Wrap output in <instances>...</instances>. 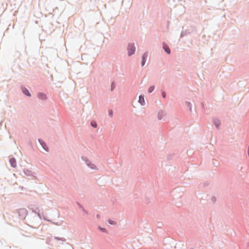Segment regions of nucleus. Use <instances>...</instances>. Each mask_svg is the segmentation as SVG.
Returning <instances> with one entry per match:
<instances>
[{
  "mask_svg": "<svg viewBox=\"0 0 249 249\" xmlns=\"http://www.w3.org/2000/svg\"><path fill=\"white\" fill-rule=\"evenodd\" d=\"M184 32H185V36H186L188 34H190V32L189 31H188V30H185V31H184Z\"/></svg>",
  "mask_w": 249,
  "mask_h": 249,
  "instance_id": "30",
  "label": "nucleus"
},
{
  "mask_svg": "<svg viewBox=\"0 0 249 249\" xmlns=\"http://www.w3.org/2000/svg\"><path fill=\"white\" fill-rule=\"evenodd\" d=\"M9 161L11 167L13 168L17 167V161L14 157H10Z\"/></svg>",
  "mask_w": 249,
  "mask_h": 249,
  "instance_id": "11",
  "label": "nucleus"
},
{
  "mask_svg": "<svg viewBox=\"0 0 249 249\" xmlns=\"http://www.w3.org/2000/svg\"><path fill=\"white\" fill-rule=\"evenodd\" d=\"M3 100H4V102H5L6 101V100H5L4 99H3Z\"/></svg>",
  "mask_w": 249,
  "mask_h": 249,
  "instance_id": "39",
  "label": "nucleus"
},
{
  "mask_svg": "<svg viewBox=\"0 0 249 249\" xmlns=\"http://www.w3.org/2000/svg\"><path fill=\"white\" fill-rule=\"evenodd\" d=\"M211 200L213 203H215L216 201V197L214 196H212L211 198Z\"/></svg>",
  "mask_w": 249,
  "mask_h": 249,
  "instance_id": "27",
  "label": "nucleus"
},
{
  "mask_svg": "<svg viewBox=\"0 0 249 249\" xmlns=\"http://www.w3.org/2000/svg\"><path fill=\"white\" fill-rule=\"evenodd\" d=\"M54 239L57 241H65L66 239H65L63 237H56L55 236L54 237Z\"/></svg>",
  "mask_w": 249,
  "mask_h": 249,
  "instance_id": "22",
  "label": "nucleus"
},
{
  "mask_svg": "<svg viewBox=\"0 0 249 249\" xmlns=\"http://www.w3.org/2000/svg\"><path fill=\"white\" fill-rule=\"evenodd\" d=\"M32 211L33 213L37 214V216L40 220L42 219V215L43 214V211L42 212H40L38 207H36L35 209L33 208Z\"/></svg>",
  "mask_w": 249,
  "mask_h": 249,
  "instance_id": "7",
  "label": "nucleus"
},
{
  "mask_svg": "<svg viewBox=\"0 0 249 249\" xmlns=\"http://www.w3.org/2000/svg\"><path fill=\"white\" fill-rule=\"evenodd\" d=\"M185 35V32H184V30H183L181 34H180V38H182L183 36H184Z\"/></svg>",
  "mask_w": 249,
  "mask_h": 249,
  "instance_id": "29",
  "label": "nucleus"
},
{
  "mask_svg": "<svg viewBox=\"0 0 249 249\" xmlns=\"http://www.w3.org/2000/svg\"><path fill=\"white\" fill-rule=\"evenodd\" d=\"M37 97L42 101H46L48 99L47 95L42 92H38L37 93Z\"/></svg>",
  "mask_w": 249,
  "mask_h": 249,
  "instance_id": "8",
  "label": "nucleus"
},
{
  "mask_svg": "<svg viewBox=\"0 0 249 249\" xmlns=\"http://www.w3.org/2000/svg\"><path fill=\"white\" fill-rule=\"evenodd\" d=\"M23 172L24 175L27 176L33 177L34 176L33 172L29 169H24L23 170Z\"/></svg>",
  "mask_w": 249,
  "mask_h": 249,
  "instance_id": "13",
  "label": "nucleus"
},
{
  "mask_svg": "<svg viewBox=\"0 0 249 249\" xmlns=\"http://www.w3.org/2000/svg\"><path fill=\"white\" fill-rule=\"evenodd\" d=\"M158 224L159 225V227H160L162 225V224L161 222H158Z\"/></svg>",
  "mask_w": 249,
  "mask_h": 249,
  "instance_id": "33",
  "label": "nucleus"
},
{
  "mask_svg": "<svg viewBox=\"0 0 249 249\" xmlns=\"http://www.w3.org/2000/svg\"><path fill=\"white\" fill-rule=\"evenodd\" d=\"M20 89L21 90L22 93L25 96L28 97H30L32 96L31 93L28 89L24 85H20Z\"/></svg>",
  "mask_w": 249,
  "mask_h": 249,
  "instance_id": "4",
  "label": "nucleus"
},
{
  "mask_svg": "<svg viewBox=\"0 0 249 249\" xmlns=\"http://www.w3.org/2000/svg\"><path fill=\"white\" fill-rule=\"evenodd\" d=\"M81 159L85 161L87 166L91 169H96V166L93 164L87 157L82 156Z\"/></svg>",
  "mask_w": 249,
  "mask_h": 249,
  "instance_id": "2",
  "label": "nucleus"
},
{
  "mask_svg": "<svg viewBox=\"0 0 249 249\" xmlns=\"http://www.w3.org/2000/svg\"><path fill=\"white\" fill-rule=\"evenodd\" d=\"M213 123L217 129H219L221 125V122L217 118H213Z\"/></svg>",
  "mask_w": 249,
  "mask_h": 249,
  "instance_id": "9",
  "label": "nucleus"
},
{
  "mask_svg": "<svg viewBox=\"0 0 249 249\" xmlns=\"http://www.w3.org/2000/svg\"><path fill=\"white\" fill-rule=\"evenodd\" d=\"M165 115V112L162 110H160L159 111L158 114V119L160 120H161L163 118L164 116Z\"/></svg>",
  "mask_w": 249,
  "mask_h": 249,
  "instance_id": "14",
  "label": "nucleus"
},
{
  "mask_svg": "<svg viewBox=\"0 0 249 249\" xmlns=\"http://www.w3.org/2000/svg\"><path fill=\"white\" fill-rule=\"evenodd\" d=\"M138 102L141 106H144L145 105L144 95L141 94L139 96Z\"/></svg>",
  "mask_w": 249,
  "mask_h": 249,
  "instance_id": "12",
  "label": "nucleus"
},
{
  "mask_svg": "<svg viewBox=\"0 0 249 249\" xmlns=\"http://www.w3.org/2000/svg\"><path fill=\"white\" fill-rule=\"evenodd\" d=\"M96 217H97V218H100V214H96Z\"/></svg>",
  "mask_w": 249,
  "mask_h": 249,
  "instance_id": "34",
  "label": "nucleus"
},
{
  "mask_svg": "<svg viewBox=\"0 0 249 249\" xmlns=\"http://www.w3.org/2000/svg\"><path fill=\"white\" fill-rule=\"evenodd\" d=\"M76 204L77 206H78L79 208L80 209L86 214H89V213L88 211H87L83 205H82L79 202H77Z\"/></svg>",
  "mask_w": 249,
  "mask_h": 249,
  "instance_id": "15",
  "label": "nucleus"
},
{
  "mask_svg": "<svg viewBox=\"0 0 249 249\" xmlns=\"http://www.w3.org/2000/svg\"><path fill=\"white\" fill-rule=\"evenodd\" d=\"M148 55V51H145L142 55V60H141V63L142 67H143L144 66V65L146 62Z\"/></svg>",
  "mask_w": 249,
  "mask_h": 249,
  "instance_id": "6",
  "label": "nucleus"
},
{
  "mask_svg": "<svg viewBox=\"0 0 249 249\" xmlns=\"http://www.w3.org/2000/svg\"><path fill=\"white\" fill-rule=\"evenodd\" d=\"M17 213L20 219H24L28 214L27 210L24 208L18 209Z\"/></svg>",
  "mask_w": 249,
  "mask_h": 249,
  "instance_id": "3",
  "label": "nucleus"
},
{
  "mask_svg": "<svg viewBox=\"0 0 249 249\" xmlns=\"http://www.w3.org/2000/svg\"><path fill=\"white\" fill-rule=\"evenodd\" d=\"M90 125L93 127V128H97L98 127V124H97V122L94 121V120H92L91 122H90Z\"/></svg>",
  "mask_w": 249,
  "mask_h": 249,
  "instance_id": "16",
  "label": "nucleus"
},
{
  "mask_svg": "<svg viewBox=\"0 0 249 249\" xmlns=\"http://www.w3.org/2000/svg\"><path fill=\"white\" fill-rule=\"evenodd\" d=\"M201 106H202V107L203 108H204V107H205V103H204V102H202V103H201Z\"/></svg>",
  "mask_w": 249,
  "mask_h": 249,
  "instance_id": "32",
  "label": "nucleus"
},
{
  "mask_svg": "<svg viewBox=\"0 0 249 249\" xmlns=\"http://www.w3.org/2000/svg\"><path fill=\"white\" fill-rule=\"evenodd\" d=\"M38 141L39 142L40 144L42 146V148L46 152H49V148L48 146L47 143L46 142H45L43 140L41 139H38Z\"/></svg>",
  "mask_w": 249,
  "mask_h": 249,
  "instance_id": "5",
  "label": "nucleus"
},
{
  "mask_svg": "<svg viewBox=\"0 0 249 249\" xmlns=\"http://www.w3.org/2000/svg\"><path fill=\"white\" fill-rule=\"evenodd\" d=\"M107 222L108 224L111 225H115L116 224V222L115 221H114L113 220H111L110 219H108L107 220Z\"/></svg>",
  "mask_w": 249,
  "mask_h": 249,
  "instance_id": "21",
  "label": "nucleus"
},
{
  "mask_svg": "<svg viewBox=\"0 0 249 249\" xmlns=\"http://www.w3.org/2000/svg\"><path fill=\"white\" fill-rule=\"evenodd\" d=\"M249 151V146L248 147V152Z\"/></svg>",
  "mask_w": 249,
  "mask_h": 249,
  "instance_id": "36",
  "label": "nucleus"
},
{
  "mask_svg": "<svg viewBox=\"0 0 249 249\" xmlns=\"http://www.w3.org/2000/svg\"><path fill=\"white\" fill-rule=\"evenodd\" d=\"M4 94H5L6 97L7 98V95L5 93H4Z\"/></svg>",
  "mask_w": 249,
  "mask_h": 249,
  "instance_id": "37",
  "label": "nucleus"
},
{
  "mask_svg": "<svg viewBox=\"0 0 249 249\" xmlns=\"http://www.w3.org/2000/svg\"><path fill=\"white\" fill-rule=\"evenodd\" d=\"M99 231L102 232L106 233L107 232V230L106 228L101 227V226H98V228Z\"/></svg>",
  "mask_w": 249,
  "mask_h": 249,
  "instance_id": "20",
  "label": "nucleus"
},
{
  "mask_svg": "<svg viewBox=\"0 0 249 249\" xmlns=\"http://www.w3.org/2000/svg\"><path fill=\"white\" fill-rule=\"evenodd\" d=\"M174 155H175V154H174H174H173L172 155V154L169 155H168V157H167V159H168V160H172V157H173V156H174Z\"/></svg>",
  "mask_w": 249,
  "mask_h": 249,
  "instance_id": "28",
  "label": "nucleus"
},
{
  "mask_svg": "<svg viewBox=\"0 0 249 249\" xmlns=\"http://www.w3.org/2000/svg\"><path fill=\"white\" fill-rule=\"evenodd\" d=\"M248 156L249 157V151H248Z\"/></svg>",
  "mask_w": 249,
  "mask_h": 249,
  "instance_id": "38",
  "label": "nucleus"
},
{
  "mask_svg": "<svg viewBox=\"0 0 249 249\" xmlns=\"http://www.w3.org/2000/svg\"><path fill=\"white\" fill-rule=\"evenodd\" d=\"M161 94L162 97L163 98L165 99L166 98V92L164 90H161Z\"/></svg>",
  "mask_w": 249,
  "mask_h": 249,
  "instance_id": "23",
  "label": "nucleus"
},
{
  "mask_svg": "<svg viewBox=\"0 0 249 249\" xmlns=\"http://www.w3.org/2000/svg\"><path fill=\"white\" fill-rule=\"evenodd\" d=\"M108 115L109 117H112L113 116V110L111 109H109L108 111Z\"/></svg>",
  "mask_w": 249,
  "mask_h": 249,
  "instance_id": "24",
  "label": "nucleus"
},
{
  "mask_svg": "<svg viewBox=\"0 0 249 249\" xmlns=\"http://www.w3.org/2000/svg\"><path fill=\"white\" fill-rule=\"evenodd\" d=\"M213 163L215 167H218L219 165V162L216 160H213Z\"/></svg>",
  "mask_w": 249,
  "mask_h": 249,
  "instance_id": "25",
  "label": "nucleus"
},
{
  "mask_svg": "<svg viewBox=\"0 0 249 249\" xmlns=\"http://www.w3.org/2000/svg\"><path fill=\"white\" fill-rule=\"evenodd\" d=\"M19 188H21V190H23V187L21 186H19Z\"/></svg>",
  "mask_w": 249,
  "mask_h": 249,
  "instance_id": "35",
  "label": "nucleus"
},
{
  "mask_svg": "<svg viewBox=\"0 0 249 249\" xmlns=\"http://www.w3.org/2000/svg\"><path fill=\"white\" fill-rule=\"evenodd\" d=\"M116 86V82L114 81H112L111 83L110 90L111 91H113L114 89H115Z\"/></svg>",
  "mask_w": 249,
  "mask_h": 249,
  "instance_id": "17",
  "label": "nucleus"
},
{
  "mask_svg": "<svg viewBox=\"0 0 249 249\" xmlns=\"http://www.w3.org/2000/svg\"><path fill=\"white\" fill-rule=\"evenodd\" d=\"M50 222H51L52 224H53V225H59V224H58V222H53L51 220Z\"/></svg>",
  "mask_w": 249,
  "mask_h": 249,
  "instance_id": "31",
  "label": "nucleus"
},
{
  "mask_svg": "<svg viewBox=\"0 0 249 249\" xmlns=\"http://www.w3.org/2000/svg\"><path fill=\"white\" fill-rule=\"evenodd\" d=\"M162 49L164 52L168 54H170L171 51L169 46L164 42H162Z\"/></svg>",
  "mask_w": 249,
  "mask_h": 249,
  "instance_id": "10",
  "label": "nucleus"
},
{
  "mask_svg": "<svg viewBox=\"0 0 249 249\" xmlns=\"http://www.w3.org/2000/svg\"><path fill=\"white\" fill-rule=\"evenodd\" d=\"M155 88V87L154 85H152V86H150L148 89V92L149 93H152L153 91V90H154Z\"/></svg>",
  "mask_w": 249,
  "mask_h": 249,
  "instance_id": "19",
  "label": "nucleus"
},
{
  "mask_svg": "<svg viewBox=\"0 0 249 249\" xmlns=\"http://www.w3.org/2000/svg\"><path fill=\"white\" fill-rule=\"evenodd\" d=\"M127 55L131 56L134 54L136 52V47L134 43L129 42L127 46Z\"/></svg>",
  "mask_w": 249,
  "mask_h": 249,
  "instance_id": "1",
  "label": "nucleus"
},
{
  "mask_svg": "<svg viewBox=\"0 0 249 249\" xmlns=\"http://www.w3.org/2000/svg\"><path fill=\"white\" fill-rule=\"evenodd\" d=\"M43 219L45 221L50 222L51 220L48 219L45 216L43 215V214L42 215V219Z\"/></svg>",
  "mask_w": 249,
  "mask_h": 249,
  "instance_id": "26",
  "label": "nucleus"
},
{
  "mask_svg": "<svg viewBox=\"0 0 249 249\" xmlns=\"http://www.w3.org/2000/svg\"><path fill=\"white\" fill-rule=\"evenodd\" d=\"M185 105L188 107L190 111H192V103L189 101L185 102Z\"/></svg>",
  "mask_w": 249,
  "mask_h": 249,
  "instance_id": "18",
  "label": "nucleus"
}]
</instances>
